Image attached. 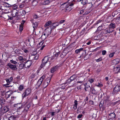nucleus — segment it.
<instances>
[{"mask_svg":"<svg viewBox=\"0 0 120 120\" xmlns=\"http://www.w3.org/2000/svg\"><path fill=\"white\" fill-rule=\"evenodd\" d=\"M113 62L115 63V64H118L119 62V60L118 59H116L113 60Z\"/></svg>","mask_w":120,"mask_h":120,"instance_id":"30","label":"nucleus"},{"mask_svg":"<svg viewBox=\"0 0 120 120\" xmlns=\"http://www.w3.org/2000/svg\"><path fill=\"white\" fill-rule=\"evenodd\" d=\"M84 10H80V14H82L84 11Z\"/></svg>","mask_w":120,"mask_h":120,"instance_id":"57","label":"nucleus"},{"mask_svg":"<svg viewBox=\"0 0 120 120\" xmlns=\"http://www.w3.org/2000/svg\"><path fill=\"white\" fill-rule=\"evenodd\" d=\"M82 82H83L82 81H78L77 82V83H82Z\"/></svg>","mask_w":120,"mask_h":120,"instance_id":"64","label":"nucleus"},{"mask_svg":"<svg viewBox=\"0 0 120 120\" xmlns=\"http://www.w3.org/2000/svg\"><path fill=\"white\" fill-rule=\"evenodd\" d=\"M11 14L13 17L18 16L19 15V11L17 10H13Z\"/></svg>","mask_w":120,"mask_h":120,"instance_id":"6","label":"nucleus"},{"mask_svg":"<svg viewBox=\"0 0 120 120\" xmlns=\"http://www.w3.org/2000/svg\"><path fill=\"white\" fill-rule=\"evenodd\" d=\"M74 105H78V102L76 100H75L74 102Z\"/></svg>","mask_w":120,"mask_h":120,"instance_id":"52","label":"nucleus"},{"mask_svg":"<svg viewBox=\"0 0 120 120\" xmlns=\"http://www.w3.org/2000/svg\"><path fill=\"white\" fill-rule=\"evenodd\" d=\"M83 50L82 48H80L79 49H77L75 50V52L77 54L78 53H79L81 51H82Z\"/></svg>","mask_w":120,"mask_h":120,"instance_id":"24","label":"nucleus"},{"mask_svg":"<svg viewBox=\"0 0 120 120\" xmlns=\"http://www.w3.org/2000/svg\"><path fill=\"white\" fill-rule=\"evenodd\" d=\"M17 106L18 107V108L19 109H20L22 108L23 107L22 105L21 104H18L17 105Z\"/></svg>","mask_w":120,"mask_h":120,"instance_id":"27","label":"nucleus"},{"mask_svg":"<svg viewBox=\"0 0 120 120\" xmlns=\"http://www.w3.org/2000/svg\"><path fill=\"white\" fill-rule=\"evenodd\" d=\"M58 68V67L57 66H56L53 67L51 69V72L52 73H53L55 71L57 70Z\"/></svg>","mask_w":120,"mask_h":120,"instance_id":"13","label":"nucleus"},{"mask_svg":"<svg viewBox=\"0 0 120 120\" xmlns=\"http://www.w3.org/2000/svg\"><path fill=\"white\" fill-rule=\"evenodd\" d=\"M113 31V30H112L109 26L108 27L104 30V32L105 34H107L112 33Z\"/></svg>","mask_w":120,"mask_h":120,"instance_id":"8","label":"nucleus"},{"mask_svg":"<svg viewBox=\"0 0 120 120\" xmlns=\"http://www.w3.org/2000/svg\"><path fill=\"white\" fill-rule=\"evenodd\" d=\"M13 78L12 77H11L9 78L6 80L7 82L8 83L10 84L12 81Z\"/></svg>","mask_w":120,"mask_h":120,"instance_id":"19","label":"nucleus"},{"mask_svg":"<svg viewBox=\"0 0 120 120\" xmlns=\"http://www.w3.org/2000/svg\"><path fill=\"white\" fill-rule=\"evenodd\" d=\"M102 26H100L98 27L97 30L98 31H100L102 30Z\"/></svg>","mask_w":120,"mask_h":120,"instance_id":"36","label":"nucleus"},{"mask_svg":"<svg viewBox=\"0 0 120 120\" xmlns=\"http://www.w3.org/2000/svg\"><path fill=\"white\" fill-rule=\"evenodd\" d=\"M10 84L9 83H7V84L4 85H3V86L5 87H8L10 86H12V85L9 86Z\"/></svg>","mask_w":120,"mask_h":120,"instance_id":"32","label":"nucleus"},{"mask_svg":"<svg viewBox=\"0 0 120 120\" xmlns=\"http://www.w3.org/2000/svg\"><path fill=\"white\" fill-rule=\"evenodd\" d=\"M100 49V47H98L94 50V51H96L98 49Z\"/></svg>","mask_w":120,"mask_h":120,"instance_id":"60","label":"nucleus"},{"mask_svg":"<svg viewBox=\"0 0 120 120\" xmlns=\"http://www.w3.org/2000/svg\"><path fill=\"white\" fill-rule=\"evenodd\" d=\"M92 93L94 94H96L97 93V92L94 89H93L92 90Z\"/></svg>","mask_w":120,"mask_h":120,"instance_id":"40","label":"nucleus"},{"mask_svg":"<svg viewBox=\"0 0 120 120\" xmlns=\"http://www.w3.org/2000/svg\"><path fill=\"white\" fill-rule=\"evenodd\" d=\"M59 24V23L57 22L53 23L51 25V26L52 28H55L57 26H58Z\"/></svg>","mask_w":120,"mask_h":120,"instance_id":"17","label":"nucleus"},{"mask_svg":"<svg viewBox=\"0 0 120 120\" xmlns=\"http://www.w3.org/2000/svg\"><path fill=\"white\" fill-rule=\"evenodd\" d=\"M24 88V86L22 85H20L19 86L18 89L19 90L21 91Z\"/></svg>","mask_w":120,"mask_h":120,"instance_id":"28","label":"nucleus"},{"mask_svg":"<svg viewBox=\"0 0 120 120\" xmlns=\"http://www.w3.org/2000/svg\"><path fill=\"white\" fill-rule=\"evenodd\" d=\"M39 56L38 55H37L34 57V59L35 60H37Z\"/></svg>","mask_w":120,"mask_h":120,"instance_id":"53","label":"nucleus"},{"mask_svg":"<svg viewBox=\"0 0 120 120\" xmlns=\"http://www.w3.org/2000/svg\"><path fill=\"white\" fill-rule=\"evenodd\" d=\"M54 58V57L53 56H52L50 57H49L48 56H45L42 60V63L40 66L41 68H42L45 66V64L47 63L48 61L50 62L53 60Z\"/></svg>","mask_w":120,"mask_h":120,"instance_id":"2","label":"nucleus"},{"mask_svg":"<svg viewBox=\"0 0 120 120\" xmlns=\"http://www.w3.org/2000/svg\"><path fill=\"white\" fill-rule=\"evenodd\" d=\"M38 23L36 22H34L33 24V27L34 30L38 26Z\"/></svg>","mask_w":120,"mask_h":120,"instance_id":"20","label":"nucleus"},{"mask_svg":"<svg viewBox=\"0 0 120 120\" xmlns=\"http://www.w3.org/2000/svg\"><path fill=\"white\" fill-rule=\"evenodd\" d=\"M72 81L73 80L75 79V78L74 77V76L73 75L72 76H71L70 79Z\"/></svg>","mask_w":120,"mask_h":120,"instance_id":"47","label":"nucleus"},{"mask_svg":"<svg viewBox=\"0 0 120 120\" xmlns=\"http://www.w3.org/2000/svg\"><path fill=\"white\" fill-rule=\"evenodd\" d=\"M82 114L79 115L77 116V118L79 119L80 118L82 117Z\"/></svg>","mask_w":120,"mask_h":120,"instance_id":"51","label":"nucleus"},{"mask_svg":"<svg viewBox=\"0 0 120 120\" xmlns=\"http://www.w3.org/2000/svg\"><path fill=\"white\" fill-rule=\"evenodd\" d=\"M31 92L30 88H28L26 89L25 92L22 95V97L23 98L25 97L26 96L29 95Z\"/></svg>","mask_w":120,"mask_h":120,"instance_id":"4","label":"nucleus"},{"mask_svg":"<svg viewBox=\"0 0 120 120\" xmlns=\"http://www.w3.org/2000/svg\"><path fill=\"white\" fill-rule=\"evenodd\" d=\"M101 21V20L100 19H99L97 21L96 24H98Z\"/></svg>","mask_w":120,"mask_h":120,"instance_id":"50","label":"nucleus"},{"mask_svg":"<svg viewBox=\"0 0 120 120\" xmlns=\"http://www.w3.org/2000/svg\"><path fill=\"white\" fill-rule=\"evenodd\" d=\"M65 21V20H60L59 23H60V24H62Z\"/></svg>","mask_w":120,"mask_h":120,"instance_id":"54","label":"nucleus"},{"mask_svg":"<svg viewBox=\"0 0 120 120\" xmlns=\"http://www.w3.org/2000/svg\"><path fill=\"white\" fill-rule=\"evenodd\" d=\"M16 97H11V100H13L14 99H15Z\"/></svg>","mask_w":120,"mask_h":120,"instance_id":"58","label":"nucleus"},{"mask_svg":"<svg viewBox=\"0 0 120 120\" xmlns=\"http://www.w3.org/2000/svg\"><path fill=\"white\" fill-rule=\"evenodd\" d=\"M68 0L66 3L63 4L61 6L62 8H66V11L69 12L73 8V6L75 4V0Z\"/></svg>","mask_w":120,"mask_h":120,"instance_id":"1","label":"nucleus"},{"mask_svg":"<svg viewBox=\"0 0 120 120\" xmlns=\"http://www.w3.org/2000/svg\"><path fill=\"white\" fill-rule=\"evenodd\" d=\"M116 115L114 112H112L110 114L109 116L108 117L110 119H114Z\"/></svg>","mask_w":120,"mask_h":120,"instance_id":"12","label":"nucleus"},{"mask_svg":"<svg viewBox=\"0 0 120 120\" xmlns=\"http://www.w3.org/2000/svg\"><path fill=\"white\" fill-rule=\"evenodd\" d=\"M16 118L14 116H10L8 120H15Z\"/></svg>","mask_w":120,"mask_h":120,"instance_id":"26","label":"nucleus"},{"mask_svg":"<svg viewBox=\"0 0 120 120\" xmlns=\"http://www.w3.org/2000/svg\"><path fill=\"white\" fill-rule=\"evenodd\" d=\"M10 62L11 63L15 64H17V62L14 61L12 59L10 60Z\"/></svg>","mask_w":120,"mask_h":120,"instance_id":"33","label":"nucleus"},{"mask_svg":"<svg viewBox=\"0 0 120 120\" xmlns=\"http://www.w3.org/2000/svg\"><path fill=\"white\" fill-rule=\"evenodd\" d=\"M54 113H55V112H51V114L52 115V116H53L54 115Z\"/></svg>","mask_w":120,"mask_h":120,"instance_id":"63","label":"nucleus"},{"mask_svg":"<svg viewBox=\"0 0 120 120\" xmlns=\"http://www.w3.org/2000/svg\"><path fill=\"white\" fill-rule=\"evenodd\" d=\"M7 65L13 70H16L17 69L16 66L15 65H13L11 63H8Z\"/></svg>","mask_w":120,"mask_h":120,"instance_id":"7","label":"nucleus"},{"mask_svg":"<svg viewBox=\"0 0 120 120\" xmlns=\"http://www.w3.org/2000/svg\"><path fill=\"white\" fill-rule=\"evenodd\" d=\"M19 29V30L21 32L23 30V26L22 25H20Z\"/></svg>","mask_w":120,"mask_h":120,"instance_id":"39","label":"nucleus"},{"mask_svg":"<svg viewBox=\"0 0 120 120\" xmlns=\"http://www.w3.org/2000/svg\"><path fill=\"white\" fill-rule=\"evenodd\" d=\"M9 110V109L7 107H4L3 109V112H4L5 113L8 111Z\"/></svg>","mask_w":120,"mask_h":120,"instance_id":"25","label":"nucleus"},{"mask_svg":"<svg viewBox=\"0 0 120 120\" xmlns=\"http://www.w3.org/2000/svg\"><path fill=\"white\" fill-rule=\"evenodd\" d=\"M38 4V2L36 0H33L32 2V5L33 6H35Z\"/></svg>","mask_w":120,"mask_h":120,"instance_id":"23","label":"nucleus"},{"mask_svg":"<svg viewBox=\"0 0 120 120\" xmlns=\"http://www.w3.org/2000/svg\"><path fill=\"white\" fill-rule=\"evenodd\" d=\"M50 79L49 81V82H47L46 81H44L43 86L44 88L46 87L48 85V83L50 82Z\"/></svg>","mask_w":120,"mask_h":120,"instance_id":"18","label":"nucleus"},{"mask_svg":"<svg viewBox=\"0 0 120 120\" xmlns=\"http://www.w3.org/2000/svg\"><path fill=\"white\" fill-rule=\"evenodd\" d=\"M102 60V58L101 57H100L99 58L97 59H95V61H96L97 62H98L101 60Z\"/></svg>","mask_w":120,"mask_h":120,"instance_id":"37","label":"nucleus"},{"mask_svg":"<svg viewBox=\"0 0 120 120\" xmlns=\"http://www.w3.org/2000/svg\"><path fill=\"white\" fill-rule=\"evenodd\" d=\"M109 26L112 30H113V29L116 27V24L115 23H111Z\"/></svg>","mask_w":120,"mask_h":120,"instance_id":"16","label":"nucleus"},{"mask_svg":"<svg viewBox=\"0 0 120 120\" xmlns=\"http://www.w3.org/2000/svg\"><path fill=\"white\" fill-rule=\"evenodd\" d=\"M64 52H66V50L65 49L64 50L63 52L62 53V54L64 56H66L67 54L68 53V52H66V53H65Z\"/></svg>","mask_w":120,"mask_h":120,"instance_id":"41","label":"nucleus"},{"mask_svg":"<svg viewBox=\"0 0 120 120\" xmlns=\"http://www.w3.org/2000/svg\"><path fill=\"white\" fill-rule=\"evenodd\" d=\"M52 23V22L51 21H49L46 22L44 25L45 27H46L50 25Z\"/></svg>","mask_w":120,"mask_h":120,"instance_id":"21","label":"nucleus"},{"mask_svg":"<svg viewBox=\"0 0 120 120\" xmlns=\"http://www.w3.org/2000/svg\"><path fill=\"white\" fill-rule=\"evenodd\" d=\"M52 30V28L50 27H48L45 30L41 36V38L43 39L48 37L50 34Z\"/></svg>","mask_w":120,"mask_h":120,"instance_id":"3","label":"nucleus"},{"mask_svg":"<svg viewBox=\"0 0 120 120\" xmlns=\"http://www.w3.org/2000/svg\"><path fill=\"white\" fill-rule=\"evenodd\" d=\"M17 8L18 6L17 5H15L13 6V10H16V9H17Z\"/></svg>","mask_w":120,"mask_h":120,"instance_id":"44","label":"nucleus"},{"mask_svg":"<svg viewBox=\"0 0 120 120\" xmlns=\"http://www.w3.org/2000/svg\"><path fill=\"white\" fill-rule=\"evenodd\" d=\"M45 76L44 75H43L41 76L40 78L38 80L37 84L36 85V86H37V87H39L41 84L42 81L45 78Z\"/></svg>","mask_w":120,"mask_h":120,"instance_id":"5","label":"nucleus"},{"mask_svg":"<svg viewBox=\"0 0 120 120\" xmlns=\"http://www.w3.org/2000/svg\"><path fill=\"white\" fill-rule=\"evenodd\" d=\"M9 91H8L6 93L5 95V98L7 99H6L9 98L11 95V94H8L9 93Z\"/></svg>","mask_w":120,"mask_h":120,"instance_id":"22","label":"nucleus"},{"mask_svg":"<svg viewBox=\"0 0 120 120\" xmlns=\"http://www.w3.org/2000/svg\"><path fill=\"white\" fill-rule=\"evenodd\" d=\"M88 2L87 0H82L81 1V3L83 5H84Z\"/></svg>","mask_w":120,"mask_h":120,"instance_id":"29","label":"nucleus"},{"mask_svg":"<svg viewBox=\"0 0 120 120\" xmlns=\"http://www.w3.org/2000/svg\"><path fill=\"white\" fill-rule=\"evenodd\" d=\"M120 90V85H117L114 88L113 91L115 92H117Z\"/></svg>","mask_w":120,"mask_h":120,"instance_id":"10","label":"nucleus"},{"mask_svg":"<svg viewBox=\"0 0 120 120\" xmlns=\"http://www.w3.org/2000/svg\"><path fill=\"white\" fill-rule=\"evenodd\" d=\"M77 108V105H74L73 108L74 109H76Z\"/></svg>","mask_w":120,"mask_h":120,"instance_id":"49","label":"nucleus"},{"mask_svg":"<svg viewBox=\"0 0 120 120\" xmlns=\"http://www.w3.org/2000/svg\"><path fill=\"white\" fill-rule=\"evenodd\" d=\"M120 70V67H117L113 69V71L115 73H117L119 72Z\"/></svg>","mask_w":120,"mask_h":120,"instance_id":"14","label":"nucleus"},{"mask_svg":"<svg viewBox=\"0 0 120 120\" xmlns=\"http://www.w3.org/2000/svg\"><path fill=\"white\" fill-rule=\"evenodd\" d=\"M60 54V53L59 52L56 53L55 54V56H57L58 55H59Z\"/></svg>","mask_w":120,"mask_h":120,"instance_id":"56","label":"nucleus"},{"mask_svg":"<svg viewBox=\"0 0 120 120\" xmlns=\"http://www.w3.org/2000/svg\"><path fill=\"white\" fill-rule=\"evenodd\" d=\"M106 53V51L105 50H103L102 51V54L103 55H105Z\"/></svg>","mask_w":120,"mask_h":120,"instance_id":"46","label":"nucleus"},{"mask_svg":"<svg viewBox=\"0 0 120 120\" xmlns=\"http://www.w3.org/2000/svg\"><path fill=\"white\" fill-rule=\"evenodd\" d=\"M40 16L37 15L36 14H34L33 16V17L34 19H37L40 18Z\"/></svg>","mask_w":120,"mask_h":120,"instance_id":"34","label":"nucleus"},{"mask_svg":"<svg viewBox=\"0 0 120 120\" xmlns=\"http://www.w3.org/2000/svg\"><path fill=\"white\" fill-rule=\"evenodd\" d=\"M96 86L98 87H101L102 86V85L100 83H99L98 85H97Z\"/></svg>","mask_w":120,"mask_h":120,"instance_id":"55","label":"nucleus"},{"mask_svg":"<svg viewBox=\"0 0 120 120\" xmlns=\"http://www.w3.org/2000/svg\"><path fill=\"white\" fill-rule=\"evenodd\" d=\"M28 109V108L27 107H26L25 108V109H24V111L25 110V111H27Z\"/></svg>","mask_w":120,"mask_h":120,"instance_id":"59","label":"nucleus"},{"mask_svg":"<svg viewBox=\"0 0 120 120\" xmlns=\"http://www.w3.org/2000/svg\"><path fill=\"white\" fill-rule=\"evenodd\" d=\"M45 45H43L42 46L41 48L40 49L41 50H42L45 47Z\"/></svg>","mask_w":120,"mask_h":120,"instance_id":"61","label":"nucleus"},{"mask_svg":"<svg viewBox=\"0 0 120 120\" xmlns=\"http://www.w3.org/2000/svg\"><path fill=\"white\" fill-rule=\"evenodd\" d=\"M88 81L91 83L94 82V80L90 78L89 79Z\"/></svg>","mask_w":120,"mask_h":120,"instance_id":"43","label":"nucleus"},{"mask_svg":"<svg viewBox=\"0 0 120 120\" xmlns=\"http://www.w3.org/2000/svg\"><path fill=\"white\" fill-rule=\"evenodd\" d=\"M71 81H72L71 80H70V79H68L66 81V83H69L71 82Z\"/></svg>","mask_w":120,"mask_h":120,"instance_id":"45","label":"nucleus"},{"mask_svg":"<svg viewBox=\"0 0 120 120\" xmlns=\"http://www.w3.org/2000/svg\"><path fill=\"white\" fill-rule=\"evenodd\" d=\"M32 64L30 60H28L25 63V66L26 68H29Z\"/></svg>","mask_w":120,"mask_h":120,"instance_id":"9","label":"nucleus"},{"mask_svg":"<svg viewBox=\"0 0 120 120\" xmlns=\"http://www.w3.org/2000/svg\"><path fill=\"white\" fill-rule=\"evenodd\" d=\"M25 66V64L23 63H21L19 65V68L20 69L22 68Z\"/></svg>","mask_w":120,"mask_h":120,"instance_id":"35","label":"nucleus"},{"mask_svg":"<svg viewBox=\"0 0 120 120\" xmlns=\"http://www.w3.org/2000/svg\"><path fill=\"white\" fill-rule=\"evenodd\" d=\"M115 54V53L114 52H113L112 53H110L109 55V56L110 57H112Z\"/></svg>","mask_w":120,"mask_h":120,"instance_id":"42","label":"nucleus"},{"mask_svg":"<svg viewBox=\"0 0 120 120\" xmlns=\"http://www.w3.org/2000/svg\"><path fill=\"white\" fill-rule=\"evenodd\" d=\"M77 89L78 90H79L81 89V86H78L77 87Z\"/></svg>","mask_w":120,"mask_h":120,"instance_id":"62","label":"nucleus"},{"mask_svg":"<svg viewBox=\"0 0 120 120\" xmlns=\"http://www.w3.org/2000/svg\"><path fill=\"white\" fill-rule=\"evenodd\" d=\"M41 4L43 5L48 4L49 3V1L48 0H42L41 2Z\"/></svg>","mask_w":120,"mask_h":120,"instance_id":"15","label":"nucleus"},{"mask_svg":"<svg viewBox=\"0 0 120 120\" xmlns=\"http://www.w3.org/2000/svg\"><path fill=\"white\" fill-rule=\"evenodd\" d=\"M25 3H22L20 4L19 6V8H22L25 6Z\"/></svg>","mask_w":120,"mask_h":120,"instance_id":"31","label":"nucleus"},{"mask_svg":"<svg viewBox=\"0 0 120 120\" xmlns=\"http://www.w3.org/2000/svg\"><path fill=\"white\" fill-rule=\"evenodd\" d=\"M38 72L37 73H33L30 77L32 79L34 78L35 79H36L38 77Z\"/></svg>","mask_w":120,"mask_h":120,"instance_id":"11","label":"nucleus"},{"mask_svg":"<svg viewBox=\"0 0 120 120\" xmlns=\"http://www.w3.org/2000/svg\"><path fill=\"white\" fill-rule=\"evenodd\" d=\"M43 43L41 42L39 43L38 44V45L37 46L38 47H41Z\"/></svg>","mask_w":120,"mask_h":120,"instance_id":"48","label":"nucleus"},{"mask_svg":"<svg viewBox=\"0 0 120 120\" xmlns=\"http://www.w3.org/2000/svg\"><path fill=\"white\" fill-rule=\"evenodd\" d=\"M18 59L20 61H21L22 62L23 60H24V59L21 56H20L19 57H18Z\"/></svg>","mask_w":120,"mask_h":120,"instance_id":"38","label":"nucleus"}]
</instances>
